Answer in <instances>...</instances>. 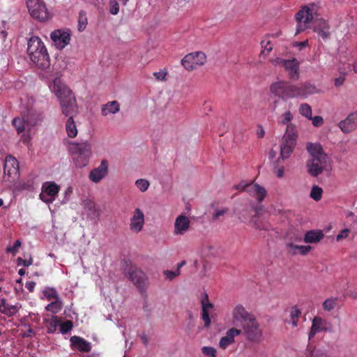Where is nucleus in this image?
I'll use <instances>...</instances> for the list:
<instances>
[{
	"mask_svg": "<svg viewBox=\"0 0 357 357\" xmlns=\"http://www.w3.org/2000/svg\"><path fill=\"white\" fill-rule=\"evenodd\" d=\"M50 87L59 100L63 114L66 116H72L71 115L77 112L75 98L72 91L62 82L60 78H55Z\"/></svg>",
	"mask_w": 357,
	"mask_h": 357,
	"instance_id": "1",
	"label": "nucleus"
},
{
	"mask_svg": "<svg viewBox=\"0 0 357 357\" xmlns=\"http://www.w3.org/2000/svg\"><path fill=\"white\" fill-rule=\"evenodd\" d=\"M261 208V206H255L254 204L250 203L242 206L236 214L241 222L250 224L257 230L269 231L271 229V225L269 223L263 222L259 219Z\"/></svg>",
	"mask_w": 357,
	"mask_h": 357,
	"instance_id": "2",
	"label": "nucleus"
},
{
	"mask_svg": "<svg viewBox=\"0 0 357 357\" xmlns=\"http://www.w3.org/2000/svg\"><path fill=\"white\" fill-rule=\"evenodd\" d=\"M319 11V7L316 3H310L305 6L296 14L297 26L296 35L304 31L309 27V24L313 20L314 15H317Z\"/></svg>",
	"mask_w": 357,
	"mask_h": 357,
	"instance_id": "3",
	"label": "nucleus"
},
{
	"mask_svg": "<svg viewBox=\"0 0 357 357\" xmlns=\"http://www.w3.org/2000/svg\"><path fill=\"white\" fill-rule=\"evenodd\" d=\"M70 151L77 167L82 168L87 165L91 155V146L89 143L84 142L72 144Z\"/></svg>",
	"mask_w": 357,
	"mask_h": 357,
	"instance_id": "4",
	"label": "nucleus"
},
{
	"mask_svg": "<svg viewBox=\"0 0 357 357\" xmlns=\"http://www.w3.org/2000/svg\"><path fill=\"white\" fill-rule=\"evenodd\" d=\"M297 139L296 128L293 124H289L282 137L280 144V157L282 160L287 159L292 153Z\"/></svg>",
	"mask_w": 357,
	"mask_h": 357,
	"instance_id": "5",
	"label": "nucleus"
},
{
	"mask_svg": "<svg viewBox=\"0 0 357 357\" xmlns=\"http://www.w3.org/2000/svg\"><path fill=\"white\" fill-rule=\"evenodd\" d=\"M126 274L140 292L145 291L147 289L149 281L144 272L135 266H130L125 270Z\"/></svg>",
	"mask_w": 357,
	"mask_h": 357,
	"instance_id": "6",
	"label": "nucleus"
},
{
	"mask_svg": "<svg viewBox=\"0 0 357 357\" xmlns=\"http://www.w3.org/2000/svg\"><path fill=\"white\" fill-rule=\"evenodd\" d=\"M242 333L245 338L253 343H259L263 340V333L256 317L242 326Z\"/></svg>",
	"mask_w": 357,
	"mask_h": 357,
	"instance_id": "7",
	"label": "nucleus"
},
{
	"mask_svg": "<svg viewBox=\"0 0 357 357\" xmlns=\"http://www.w3.org/2000/svg\"><path fill=\"white\" fill-rule=\"evenodd\" d=\"M295 85L286 81H279L270 86L271 93L286 100L295 98Z\"/></svg>",
	"mask_w": 357,
	"mask_h": 357,
	"instance_id": "8",
	"label": "nucleus"
},
{
	"mask_svg": "<svg viewBox=\"0 0 357 357\" xmlns=\"http://www.w3.org/2000/svg\"><path fill=\"white\" fill-rule=\"evenodd\" d=\"M206 61V54L202 52H196L185 55L181 60V64L185 70L192 71Z\"/></svg>",
	"mask_w": 357,
	"mask_h": 357,
	"instance_id": "9",
	"label": "nucleus"
},
{
	"mask_svg": "<svg viewBox=\"0 0 357 357\" xmlns=\"http://www.w3.org/2000/svg\"><path fill=\"white\" fill-rule=\"evenodd\" d=\"M26 6L33 18L39 21H45L48 18L47 9L42 0H27Z\"/></svg>",
	"mask_w": 357,
	"mask_h": 357,
	"instance_id": "10",
	"label": "nucleus"
},
{
	"mask_svg": "<svg viewBox=\"0 0 357 357\" xmlns=\"http://www.w3.org/2000/svg\"><path fill=\"white\" fill-rule=\"evenodd\" d=\"M235 188L240 191L247 192L250 195L255 197L259 203L262 202L267 195L266 189L257 183L248 184L243 181Z\"/></svg>",
	"mask_w": 357,
	"mask_h": 357,
	"instance_id": "11",
	"label": "nucleus"
},
{
	"mask_svg": "<svg viewBox=\"0 0 357 357\" xmlns=\"http://www.w3.org/2000/svg\"><path fill=\"white\" fill-rule=\"evenodd\" d=\"M231 317L233 325H240L242 327L243 324L249 322L250 320L254 319L255 316L246 310L243 305L238 304L232 310Z\"/></svg>",
	"mask_w": 357,
	"mask_h": 357,
	"instance_id": "12",
	"label": "nucleus"
},
{
	"mask_svg": "<svg viewBox=\"0 0 357 357\" xmlns=\"http://www.w3.org/2000/svg\"><path fill=\"white\" fill-rule=\"evenodd\" d=\"M60 190V187L54 181H46L43 183L40 199L47 203H52Z\"/></svg>",
	"mask_w": 357,
	"mask_h": 357,
	"instance_id": "13",
	"label": "nucleus"
},
{
	"mask_svg": "<svg viewBox=\"0 0 357 357\" xmlns=\"http://www.w3.org/2000/svg\"><path fill=\"white\" fill-rule=\"evenodd\" d=\"M332 324L326 319L319 316L314 317L312 319L310 331L308 333L309 340H312L318 333L332 331Z\"/></svg>",
	"mask_w": 357,
	"mask_h": 357,
	"instance_id": "14",
	"label": "nucleus"
},
{
	"mask_svg": "<svg viewBox=\"0 0 357 357\" xmlns=\"http://www.w3.org/2000/svg\"><path fill=\"white\" fill-rule=\"evenodd\" d=\"M327 155H322L321 157L311 158L307 162L308 173L312 176H317L321 174L326 167Z\"/></svg>",
	"mask_w": 357,
	"mask_h": 357,
	"instance_id": "15",
	"label": "nucleus"
},
{
	"mask_svg": "<svg viewBox=\"0 0 357 357\" xmlns=\"http://www.w3.org/2000/svg\"><path fill=\"white\" fill-rule=\"evenodd\" d=\"M4 176H8V180H15L20 175L19 162L15 158L8 155L6 158L3 167Z\"/></svg>",
	"mask_w": 357,
	"mask_h": 357,
	"instance_id": "16",
	"label": "nucleus"
},
{
	"mask_svg": "<svg viewBox=\"0 0 357 357\" xmlns=\"http://www.w3.org/2000/svg\"><path fill=\"white\" fill-rule=\"evenodd\" d=\"M31 61L39 68L46 70L50 66V56L45 47H42L40 52H36L29 56Z\"/></svg>",
	"mask_w": 357,
	"mask_h": 357,
	"instance_id": "17",
	"label": "nucleus"
},
{
	"mask_svg": "<svg viewBox=\"0 0 357 357\" xmlns=\"http://www.w3.org/2000/svg\"><path fill=\"white\" fill-rule=\"evenodd\" d=\"M281 66L288 72L291 79L298 80L299 78V62L295 58L291 59L280 60Z\"/></svg>",
	"mask_w": 357,
	"mask_h": 357,
	"instance_id": "18",
	"label": "nucleus"
},
{
	"mask_svg": "<svg viewBox=\"0 0 357 357\" xmlns=\"http://www.w3.org/2000/svg\"><path fill=\"white\" fill-rule=\"evenodd\" d=\"M144 225V214L140 208L134 211L133 215L130 219V229L136 234L140 232Z\"/></svg>",
	"mask_w": 357,
	"mask_h": 357,
	"instance_id": "19",
	"label": "nucleus"
},
{
	"mask_svg": "<svg viewBox=\"0 0 357 357\" xmlns=\"http://www.w3.org/2000/svg\"><path fill=\"white\" fill-rule=\"evenodd\" d=\"M108 173V165L105 160L101 161L100 165L93 169L89 175V178L94 183L100 182L103 178L106 176Z\"/></svg>",
	"mask_w": 357,
	"mask_h": 357,
	"instance_id": "20",
	"label": "nucleus"
},
{
	"mask_svg": "<svg viewBox=\"0 0 357 357\" xmlns=\"http://www.w3.org/2000/svg\"><path fill=\"white\" fill-rule=\"evenodd\" d=\"M51 38L59 48L62 49L69 44L70 34L68 31L57 29L51 33Z\"/></svg>",
	"mask_w": 357,
	"mask_h": 357,
	"instance_id": "21",
	"label": "nucleus"
},
{
	"mask_svg": "<svg viewBox=\"0 0 357 357\" xmlns=\"http://www.w3.org/2000/svg\"><path fill=\"white\" fill-rule=\"evenodd\" d=\"M295 98H306L307 96L317 93L316 86L310 83H303L300 86L295 85Z\"/></svg>",
	"mask_w": 357,
	"mask_h": 357,
	"instance_id": "22",
	"label": "nucleus"
},
{
	"mask_svg": "<svg viewBox=\"0 0 357 357\" xmlns=\"http://www.w3.org/2000/svg\"><path fill=\"white\" fill-rule=\"evenodd\" d=\"M338 126L344 133H349L357 129V113L350 114L339 123Z\"/></svg>",
	"mask_w": 357,
	"mask_h": 357,
	"instance_id": "23",
	"label": "nucleus"
},
{
	"mask_svg": "<svg viewBox=\"0 0 357 357\" xmlns=\"http://www.w3.org/2000/svg\"><path fill=\"white\" fill-rule=\"evenodd\" d=\"M313 30L324 40L328 39L331 36L329 24L323 19L313 22Z\"/></svg>",
	"mask_w": 357,
	"mask_h": 357,
	"instance_id": "24",
	"label": "nucleus"
},
{
	"mask_svg": "<svg viewBox=\"0 0 357 357\" xmlns=\"http://www.w3.org/2000/svg\"><path fill=\"white\" fill-rule=\"evenodd\" d=\"M202 303V319L204 322V326L208 327L211 325V319L209 317V310L214 307L213 303L209 302L208 296L205 294L201 299Z\"/></svg>",
	"mask_w": 357,
	"mask_h": 357,
	"instance_id": "25",
	"label": "nucleus"
},
{
	"mask_svg": "<svg viewBox=\"0 0 357 357\" xmlns=\"http://www.w3.org/2000/svg\"><path fill=\"white\" fill-rule=\"evenodd\" d=\"M241 333L242 331L241 329L234 327L229 329L226 333V335L220 339L219 342L220 347L222 349H225L228 346L234 342V337Z\"/></svg>",
	"mask_w": 357,
	"mask_h": 357,
	"instance_id": "26",
	"label": "nucleus"
},
{
	"mask_svg": "<svg viewBox=\"0 0 357 357\" xmlns=\"http://www.w3.org/2000/svg\"><path fill=\"white\" fill-rule=\"evenodd\" d=\"M70 342L73 349H77L81 352H89L91 349L90 342L79 336L74 335L71 337Z\"/></svg>",
	"mask_w": 357,
	"mask_h": 357,
	"instance_id": "27",
	"label": "nucleus"
},
{
	"mask_svg": "<svg viewBox=\"0 0 357 357\" xmlns=\"http://www.w3.org/2000/svg\"><path fill=\"white\" fill-rule=\"evenodd\" d=\"M190 227V220L183 215H178L174 222V233L176 234H184Z\"/></svg>",
	"mask_w": 357,
	"mask_h": 357,
	"instance_id": "28",
	"label": "nucleus"
},
{
	"mask_svg": "<svg viewBox=\"0 0 357 357\" xmlns=\"http://www.w3.org/2000/svg\"><path fill=\"white\" fill-rule=\"evenodd\" d=\"M324 236L321 230L312 229L305 232L303 238V241L305 243H317Z\"/></svg>",
	"mask_w": 357,
	"mask_h": 357,
	"instance_id": "29",
	"label": "nucleus"
},
{
	"mask_svg": "<svg viewBox=\"0 0 357 357\" xmlns=\"http://www.w3.org/2000/svg\"><path fill=\"white\" fill-rule=\"evenodd\" d=\"M289 319L286 320V323L290 324L292 328H296L298 325L299 319L301 316V310L296 305L290 307Z\"/></svg>",
	"mask_w": 357,
	"mask_h": 357,
	"instance_id": "30",
	"label": "nucleus"
},
{
	"mask_svg": "<svg viewBox=\"0 0 357 357\" xmlns=\"http://www.w3.org/2000/svg\"><path fill=\"white\" fill-rule=\"evenodd\" d=\"M120 109V105L116 100L108 102L103 105L101 108V114L102 116H107L110 114H116Z\"/></svg>",
	"mask_w": 357,
	"mask_h": 357,
	"instance_id": "31",
	"label": "nucleus"
},
{
	"mask_svg": "<svg viewBox=\"0 0 357 357\" xmlns=\"http://www.w3.org/2000/svg\"><path fill=\"white\" fill-rule=\"evenodd\" d=\"M42 119V114L34 111H30L24 116V121L26 123V126H34L41 121Z\"/></svg>",
	"mask_w": 357,
	"mask_h": 357,
	"instance_id": "32",
	"label": "nucleus"
},
{
	"mask_svg": "<svg viewBox=\"0 0 357 357\" xmlns=\"http://www.w3.org/2000/svg\"><path fill=\"white\" fill-rule=\"evenodd\" d=\"M300 357H327V355L322 350L311 345H307L306 349L301 354Z\"/></svg>",
	"mask_w": 357,
	"mask_h": 357,
	"instance_id": "33",
	"label": "nucleus"
},
{
	"mask_svg": "<svg viewBox=\"0 0 357 357\" xmlns=\"http://www.w3.org/2000/svg\"><path fill=\"white\" fill-rule=\"evenodd\" d=\"M287 247L291 250L292 255H296L298 252L296 250H298V253L301 255H306L312 249L310 245H297L293 243H287ZM291 252V250H289Z\"/></svg>",
	"mask_w": 357,
	"mask_h": 357,
	"instance_id": "34",
	"label": "nucleus"
},
{
	"mask_svg": "<svg viewBox=\"0 0 357 357\" xmlns=\"http://www.w3.org/2000/svg\"><path fill=\"white\" fill-rule=\"evenodd\" d=\"M43 44V42L38 36H33L30 38L28 41L27 53L29 56L36 52V50H39V47Z\"/></svg>",
	"mask_w": 357,
	"mask_h": 357,
	"instance_id": "35",
	"label": "nucleus"
},
{
	"mask_svg": "<svg viewBox=\"0 0 357 357\" xmlns=\"http://www.w3.org/2000/svg\"><path fill=\"white\" fill-rule=\"evenodd\" d=\"M306 149L311 155L312 158L321 157L322 155H326L321 146L319 144L308 143Z\"/></svg>",
	"mask_w": 357,
	"mask_h": 357,
	"instance_id": "36",
	"label": "nucleus"
},
{
	"mask_svg": "<svg viewBox=\"0 0 357 357\" xmlns=\"http://www.w3.org/2000/svg\"><path fill=\"white\" fill-rule=\"evenodd\" d=\"M66 130L70 138H74L77 135V129L73 116H69L66 123Z\"/></svg>",
	"mask_w": 357,
	"mask_h": 357,
	"instance_id": "37",
	"label": "nucleus"
},
{
	"mask_svg": "<svg viewBox=\"0 0 357 357\" xmlns=\"http://www.w3.org/2000/svg\"><path fill=\"white\" fill-rule=\"evenodd\" d=\"M261 55H268L273 50V44L268 37L264 38L261 42Z\"/></svg>",
	"mask_w": 357,
	"mask_h": 357,
	"instance_id": "38",
	"label": "nucleus"
},
{
	"mask_svg": "<svg viewBox=\"0 0 357 357\" xmlns=\"http://www.w3.org/2000/svg\"><path fill=\"white\" fill-rule=\"evenodd\" d=\"M298 112L300 114L303 116H305V118L308 119H312V111L311 106L307 103H302L301 104Z\"/></svg>",
	"mask_w": 357,
	"mask_h": 357,
	"instance_id": "39",
	"label": "nucleus"
},
{
	"mask_svg": "<svg viewBox=\"0 0 357 357\" xmlns=\"http://www.w3.org/2000/svg\"><path fill=\"white\" fill-rule=\"evenodd\" d=\"M45 297L48 300H59V295L56 290L53 287H47L43 291Z\"/></svg>",
	"mask_w": 357,
	"mask_h": 357,
	"instance_id": "40",
	"label": "nucleus"
},
{
	"mask_svg": "<svg viewBox=\"0 0 357 357\" xmlns=\"http://www.w3.org/2000/svg\"><path fill=\"white\" fill-rule=\"evenodd\" d=\"M13 125L18 134L24 132L25 130V126H26V123L24 121V116L22 119L18 117L15 118L13 120Z\"/></svg>",
	"mask_w": 357,
	"mask_h": 357,
	"instance_id": "41",
	"label": "nucleus"
},
{
	"mask_svg": "<svg viewBox=\"0 0 357 357\" xmlns=\"http://www.w3.org/2000/svg\"><path fill=\"white\" fill-rule=\"evenodd\" d=\"M62 308V303L61 301L59 300H55L54 301L51 302L49 303L45 309L47 311H50L52 313H57L59 312Z\"/></svg>",
	"mask_w": 357,
	"mask_h": 357,
	"instance_id": "42",
	"label": "nucleus"
},
{
	"mask_svg": "<svg viewBox=\"0 0 357 357\" xmlns=\"http://www.w3.org/2000/svg\"><path fill=\"white\" fill-rule=\"evenodd\" d=\"M45 321L47 322L46 328L47 333H53L56 331L57 325L59 324V321L57 319V317H52V319L50 321H47L45 319Z\"/></svg>",
	"mask_w": 357,
	"mask_h": 357,
	"instance_id": "43",
	"label": "nucleus"
},
{
	"mask_svg": "<svg viewBox=\"0 0 357 357\" xmlns=\"http://www.w3.org/2000/svg\"><path fill=\"white\" fill-rule=\"evenodd\" d=\"M88 24L87 17L86 13L81 11L79 14L78 17V30L79 31H83Z\"/></svg>",
	"mask_w": 357,
	"mask_h": 357,
	"instance_id": "44",
	"label": "nucleus"
},
{
	"mask_svg": "<svg viewBox=\"0 0 357 357\" xmlns=\"http://www.w3.org/2000/svg\"><path fill=\"white\" fill-rule=\"evenodd\" d=\"M323 190L321 188L314 185L310 191V197L314 201L318 202L321 200L322 197Z\"/></svg>",
	"mask_w": 357,
	"mask_h": 357,
	"instance_id": "45",
	"label": "nucleus"
},
{
	"mask_svg": "<svg viewBox=\"0 0 357 357\" xmlns=\"http://www.w3.org/2000/svg\"><path fill=\"white\" fill-rule=\"evenodd\" d=\"M336 301V298H328L325 300L322 304L323 309L327 312L333 310L337 305Z\"/></svg>",
	"mask_w": 357,
	"mask_h": 357,
	"instance_id": "46",
	"label": "nucleus"
},
{
	"mask_svg": "<svg viewBox=\"0 0 357 357\" xmlns=\"http://www.w3.org/2000/svg\"><path fill=\"white\" fill-rule=\"evenodd\" d=\"M135 185L141 192H144L148 190L150 183L146 179L139 178L135 181Z\"/></svg>",
	"mask_w": 357,
	"mask_h": 357,
	"instance_id": "47",
	"label": "nucleus"
},
{
	"mask_svg": "<svg viewBox=\"0 0 357 357\" xmlns=\"http://www.w3.org/2000/svg\"><path fill=\"white\" fill-rule=\"evenodd\" d=\"M84 207L93 214H95L98 211L96 203L90 199H85L84 201Z\"/></svg>",
	"mask_w": 357,
	"mask_h": 357,
	"instance_id": "48",
	"label": "nucleus"
},
{
	"mask_svg": "<svg viewBox=\"0 0 357 357\" xmlns=\"http://www.w3.org/2000/svg\"><path fill=\"white\" fill-rule=\"evenodd\" d=\"M73 322L72 321L67 320L64 322H61L60 324V331L62 334H66L68 333L73 328Z\"/></svg>",
	"mask_w": 357,
	"mask_h": 357,
	"instance_id": "49",
	"label": "nucleus"
},
{
	"mask_svg": "<svg viewBox=\"0 0 357 357\" xmlns=\"http://www.w3.org/2000/svg\"><path fill=\"white\" fill-rule=\"evenodd\" d=\"M202 351L204 355L208 357H216V349L212 347H203L202 348Z\"/></svg>",
	"mask_w": 357,
	"mask_h": 357,
	"instance_id": "50",
	"label": "nucleus"
},
{
	"mask_svg": "<svg viewBox=\"0 0 357 357\" xmlns=\"http://www.w3.org/2000/svg\"><path fill=\"white\" fill-rule=\"evenodd\" d=\"M167 75V71L165 69L160 70L159 72H155L153 73L154 77L158 81L166 80Z\"/></svg>",
	"mask_w": 357,
	"mask_h": 357,
	"instance_id": "51",
	"label": "nucleus"
},
{
	"mask_svg": "<svg viewBox=\"0 0 357 357\" xmlns=\"http://www.w3.org/2000/svg\"><path fill=\"white\" fill-rule=\"evenodd\" d=\"M16 312V308L13 305H8L7 303L5 305V307L2 310L3 314H5L8 316H11Z\"/></svg>",
	"mask_w": 357,
	"mask_h": 357,
	"instance_id": "52",
	"label": "nucleus"
},
{
	"mask_svg": "<svg viewBox=\"0 0 357 357\" xmlns=\"http://www.w3.org/2000/svg\"><path fill=\"white\" fill-rule=\"evenodd\" d=\"M33 264L32 257H29V259H23L21 257H18L17 259V266H29Z\"/></svg>",
	"mask_w": 357,
	"mask_h": 357,
	"instance_id": "53",
	"label": "nucleus"
},
{
	"mask_svg": "<svg viewBox=\"0 0 357 357\" xmlns=\"http://www.w3.org/2000/svg\"><path fill=\"white\" fill-rule=\"evenodd\" d=\"M163 273L166 276L167 278L172 280L180 275V271L176 270V271H173L166 270L164 271Z\"/></svg>",
	"mask_w": 357,
	"mask_h": 357,
	"instance_id": "54",
	"label": "nucleus"
},
{
	"mask_svg": "<svg viewBox=\"0 0 357 357\" xmlns=\"http://www.w3.org/2000/svg\"><path fill=\"white\" fill-rule=\"evenodd\" d=\"M21 246V241L20 240H17L12 247H8L6 248L7 252H10L15 255L17 251L19 248Z\"/></svg>",
	"mask_w": 357,
	"mask_h": 357,
	"instance_id": "55",
	"label": "nucleus"
},
{
	"mask_svg": "<svg viewBox=\"0 0 357 357\" xmlns=\"http://www.w3.org/2000/svg\"><path fill=\"white\" fill-rule=\"evenodd\" d=\"M292 119H293V116H292L291 113L289 111H287L283 114L281 123L283 125L287 124V126L289 124L288 123L290 122Z\"/></svg>",
	"mask_w": 357,
	"mask_h": 357,
	"instance_id": "56",
	"label": "nucleus"
},
{
	"mask_svg": "<svg viewBox=\"0 0 357 357\" xmlns=\"http://www.w3.org/2000/svg\"><path fill=\"white\" fill-rule=\"evenodd\" d=\"M310 120L312 121V124L315 127H320L324 123V119L320 116H312Z\"/></svg>",
	"mask_w": 357,
	"mask_h": 357,
	"instance_id": "57",
	"label": "nucleus"
},
{
	"mask_svg": "<svg viewBox=\"0 0 357 357\" xmlns=\"http://www.w3.org/2000/svg\"><path fill=\"white\" fill-rule=\"evenodd\" d=\"M350 232L349 229H342L336 236V239L337 241H340L345 238H347Z\"/></svg>",
	"mask_w": 357,
	"mask_h": 357,
	"instance_id": "58",
	"label": "nucleus"
},
{
	"mask_svg": "<svg viewBox=\"0 0 357 357\" xmlns=\"http://www.w3.org/2000/svg\"><path fill=\"white\" fill-rule=\"evenodd\" d=\"M228 211L227 208H222L221 210H215L213 215V220H216L219 217L224 215Z\"/></svg>",
	"mask_w": 357,
	"mask_h": 357,
	"instance_id": "59",
	"label": "nucleus"
},
{
	"mask_svg": "<svg viewBox=\"0 0 357 357\" xmlns=\"http://www.w3.org/2000/svg\"><path fill=\"white\" fill-rule=\"evenodd\" d=\"M110 7V13L112 15H116L119 11V5L116 1H112Z\"/></svg>",
	"mask_w": 357,
	"mask_h": 357,
	"instance_id": "60",
	"label": "nucleus"
},
{
	"mask_svg": "<svg viewBox=\"0 0 357 357\" xmlns=\"http://www.w3.org/2000/svg\"><path fill=\"white\" fill-rule=\"evenodd\" d=\"M36 287V282L33 281L26 282L25 284V287L28 289L29 292H33Z\"/></svg>",
	"mask_w": 357,
	"mask_h": 357,
	"instance_id": "61",
	"label": "nucleus"
},
{
	"mask_svg": "<svg viewBox=\"0 0 357 357\" xmlns=\"http://www.w3.org/2000/svg\"><path fill=\"white\" fill-rule=\"evenodd\" d=\"M345 80L344 75H341L335 79V85L337 87L342 86Z\"/></svg>",
	"mask_w": 357,
	"mask_h": 357,
	"instance_id": "62",
	"label": "nucleus"
},
{
	"mask_svg": "<svg viewBox=\"0 0 357 357\" xmlns=\"http://www.w3.org/2000/svg\"><path fill=\"white\" fill-rule=\"evenodd\" d=\"M307 45H308V40H304L302 42H296V43H294V46L296 47H299V49L301 50L302 48L307 46Z\"/></svg>",
	"mask_w": 357,
	"mask_h": 357,
	"instance_id": "63",
	"label": "nucleus"
},
{
	"mask_svg": "<svg viewBox=\"0 0 357 357\" xmlns=\"http://www.w3.org/2000/svg\"><path fill=\"white\" fill-rule=\"evenodd\" d=\"M141 340L145 346H147L149 344V337L146 334H142L141 335Z\"/></svg>",
	"mask_w": 357,
	"mask_h": 357,
	"instance_id": "64",
	"label": "nucleus"
}]
</instances>
